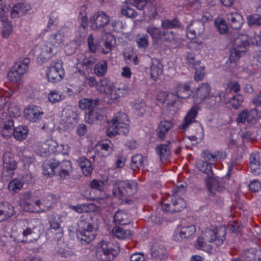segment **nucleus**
I'll use <instances>...</instances> for the list:
<instances>
[{
    "mask_svg": "<svg viewBox=\"0 0 261 261\" xmlns=\"http://www.w3.org/2000/svg\"><path fill=\"white\" fill-rule=\"evenodd\" d=\"M65 39L64 32L61 29L52 32L47 37L45 45L41 48V52L37 58L38 62H46L55 55Z\"/></svg>",
    "mask_w": 261,
    "mask_h": 261,
    "instance_id": "1",
    "label": "nucleus"
},
{
    "mask_svg": "<svg viewBox=\"0 0 261 261\" xmlns=\"http://www.w3.org/2000/svg\"><path fill=\"white\" fill-rule=\"evenodd\" d=\"M42 168V173L44 176L51 177L57 173L60 179H64L69 175L72 169V165L68 160L59 162L55 159H51L43 162Z\"/></svg>",
    "mask_w": 261,
    "mask_h": 261,
    "instance_id": "2",
    "label": "nucleus"
},
{
    "mask_svg": "<svg viewBox=\"0 0 261 261\" xmlns=\"http://www.w3.org/2000/svg\"><path fill=\"white\" fill-rule=\"evenodd\" d=\"M129 121L127 115L122 112L118 113L111 121V124L107 128L106 133L110 137L117 134L126 135L129 130Z\"/></svg>",
    "mask_w": 261,
    "mask_h": 261,
    "instance_id": "3",
    "label": "nucleus"
},
{
    "mask_svg": "<svg viewBox=\"0 0 261 261\" xmlns=\"http://www.w3.org/2000/svg\"><path fill=\"white\" fill-rule=\"evenodd\" d=\"M211 87L208 83H202L196 89L193 94V100L196 103H202L204 100L211 98L212 105L219 103L222 100V95L220 93H218L214 95H210Z\"/></svg>",
    "mask_w": 261,
    "mask_h": 261,
    "instance_id": "4",
    "label": "nucleus"
},
{
    "mask_svg": "<svg viewBox=\"0 0 261 261\" xmlns=\"http://www.w3.org/2000/svg\"><path fill=\"white\" fill-rule=\"evenodd\" d=\"M38 154L41 156H48L52 154H67L64 149V145L59 144L57 141L51 138L46 139L38 146Z\"/></svg>",
    "mask_w": 261,
    "mask_h": 261,
    "instance_id": "5",
    "label": "nucleus"
},
{
    "mask_svg": "<svg viewBox=\"0 0 261 261\" xmlns=\"http://www.w3.org/2000/svg\"><path fill=\"white\" fill-rule=\"evenodd\" d=\"M248 37L247 35L240 34L234 40V48L231 51L229 60L231 63L236 62L244 54L249 46Z\"/></svg>",
    "mask_w": 261,
    "mask_h": 261,
    "instance_id": "6",
    "label": "nucleus"
},
{
    "mask_svg": "<svg viewBox=\"0 0 261 261\" xmlns=\"http://www.w3.org/2000/svg\"><path fill=\"white\" fill-rule=\"evenodd\" d=\"M202 234L204 236L207 242L220 246L223 244L226 239V228L223 226L212 228H206L203 231Z\"/></svg>",
    "mask_w": 261,
    "mask_h": 261,
    "instance_id": "7",
    "label": "nucleus"
},
{
    "mask_svg": "<svg viewBox=\"0 0 261 261\" xmlns=\"http://www.w3.org/2000/svg\"><path fill=\"white\" fill-rule=\"evenodd\" d=\"M96 236V232L93 225L86 221L81 220L79 223V229L77 237L81 240L83 244L90 243Z\"/></svg>",
    "mask_w": 261,
    "mask_h": 261,
    "instance_id": "8",
    "label": "nucleus"
},
{
    "mask_svg": "<svg viewBox=\"0 0 261 261\" xmlns=\"http://www.w3.org/2000/svg\"><path fill=\"white\" fill-rule=\"evenodd\" d=\"M137 184L133 181L123 180L115 185L113 194L120 198L133 196L137 192Z\"/></svg>",
    "mask_w": 261,
    "mask_h": 261,
    "instance_id": "9",
    "label": "nucleus"
},
{
    "mask_svg": "<svg viewBox=\"0 0 261 261\" xmlns=\"http://www.w3.org/2000/svg\"><path fill=\"white\" fill-rule=\"evenodd\" d=\"M3 170L2 172L3 177L11 178L14 175L17 169L18 162L14 153L10 151L5 152L3 155Z\"/></svg>",
    "mask_w": 261,
    "mask_h": 261,
    "instance_id": "10",
    "label": "nucleus"
},
{
    "mask_svg": "<svg viewBox=\"0 0 261 261\" xmlns=\"http://www.w3.org/2000/svg\"><path fill=\"white\" fill-rule=\"evenodd\" d=\"M168 198L171 200V203L166 202L165 200L162 203V208L164 212L174 213L181 211L186 207L185 200L177 195L173 194Z\"/></svg>",
    "mask_w": 261,
    "mask_h": 261,
    "instance_id": "11",
    "label": "nucleus"
},
{
    "mask_svg": "<svg viewBox=\"0 0 261 261\" xmlns=\"http://www.w3.org/2000/svg\"><path fill=\"white\" fill-rule=\"evenodd\" d=\"M118 252L114 248L113 243L110 242L101 241V247L96 252V255L101 261H112Z\"/></svg>",
    "mask_w": 261,
    "mask_h": 261,
    "instance_id": "12",
    "label": "nucleus"
},
{
    "mask_svg": "<svg viewBox=\"0 0 261 261\" xmlns=\"http://www.w3.org/2000/svg\"><path fill=\"white\" fill-rule=\"evenodd\" d=\"M64 74L63 62L60 60L55 62L48 67L46 72L48 80L53 83L60 81Z\"/></svg>",
    "mask_w": 261,
    "mask_h": 261,
    "instance_id": "13",
    "label": "nucleus"
},
{
    "mask_svg": "<svg viewBox=\"0 0 261 261\" xmlns=\"http://www.w3.org/2000/svg\"><path fill=\"white\" fill-rule=\"evenodd\" d=\"M191 92L190 82L180 83L174 87L171 93V95L175 97V98L171 100L169 99L168 104L171 106H174L177 99L187 98L191 94Z\"/></svg>",
    "mask_w": 261,
    "mask_h": 261,
    "instance_id": "14",
    "label": "nucleus"
},
{
    "mask_svg": "<svg viewBox=\"0 0 261 261\" xmlns=\"http://www.w3.org/2000/svg\"><path fill=\"white\" fill-rule=\"evenodd\" d=\"M259 118L258 112L255 109L250 110L244 109L238 114L237 122L243 124L247 122L249 125H253L257 122Z\"/></svg>",
    "mask_w": 261,
    "mask_h": 261,
    "instance_id": "15",
    "label": "nucleus"
},
{
    "mask_svg": "<svg viewBox=\"0 0 261 261\" xmlns=\"http://www.w3.org/2000/svg\"><path fill=\"white\" fill-rule=\"evenodd\" d=\"M195 231L196 227L194 225L180 224L174 230L173 240L176 242H180L190 237Z\"/></svg>",
    "mask_w": 261,
    "mask_h": 261,
    "instance_id": "16",
    "label": "nucleus"
},
{
    "mask_svg": "<svg viewBox=\"0 0 261 261\" xmlns=\"http://www.w3.org/2000/svg\"><path fill=\"white\" fill-rule=\"evenodd\" d=\"M110 16L106 13L99 11L90 18L89 22L91 28L94 30L103 28L110 22Z\"/></svg>",
    "mask_w": 261,
    "mask_h": 261,
    "instance_id": "17",
    "label": "nucleus"
},
{
    "mask_svg": "<svg viewBox=\"0 0 261 261\" xmlns=\"http://www.w3.org/2000/svg\"><path fill=\"white\" fill-rule=\"evenodd\" d=\"M44 115L42 108L36 105H29L24 110L25 118L31 122L40 121Z\"/></svg>",
    "mask_w": 261,
    "mask_h": 261,
    "instance_id": "18",
    "label": "nucleus"
},
{
    "mask_svg": "<svg viewBox=\"0 0 261 261\" xmlns=\"http://www.w3.org/2000/svg\"><path fill=\"white\" fill-rule=\"evenodd\" d=\"M227 23L233 30H239L244 23L242 15L237 11L228 13L226 15Z\"/></svg>",
    "mask_w": 261,
    "mask_h": 261,
    "instance_id": "19",
    "label": "nucleus"
},
{
    "mask_svg": "<svg viewBox=\"0 0 261 261\" xmlns=\"http://www.w3.org/2000/svg\"><path fill=\"white\" fill-rule=\"evenodd\" d=\"M198 114V109L193 106L185 116L181 125L178 128L180 129L186 130L194 122H196L195 118Z\"/></svg>",
    "mask_w": 261,
    "mask_h": 261,
    "instance_id": "20",
    "label": "nucleus"
},
{
    "mask_svg": "<svg viewBox=\"0 0 261 261\" xmlns=\"http://www.w3.org/2000/svg\"><path fill=\"white\" fill-rule=\"evenodd\" d=\"M14 129V121L9 117L5 121L2 122L0 134L4 138H8L13 135Z\"/></svg>",
    "mask_w": 261,
    "mask_h": 261,
    "instance_id": "21",
    "label": "nucleus"
},
{
    "mask_svg": "<svg viewBox=\"0 0 261 261\" xmlns=\"http://www.w3.org/2000/svg\"><path fill=\"white\" fill-rule=\"evenodd\" d=\"M259 159V156L257 152H253L250 154L249 157L250 170L254 176L261 174V163Z\"/></svg>",
    "mask_w": 261,
    "mask_h": 261,
    "instance_id": "22",
    "label": "nucleus"
},
{
    "mask_svg": "<svg viewBox=\"0 0 261 261\" xmlns=\"http://www.w3.org/2000/svg\"><path fill=\"white\" fill-rule=\"evenodd\" d=\"M155 150L162 162L167 161L171 156L170 142L168 141L165 144L158 145Z\"/></svg>",
    "mask_w": 261,
    "mask_h": 261,
    "instance_id": "23",
    "label": "nucleus"
},
{
    "mask_svg": "<svg viewBox=\"0 0 261 261\" xmlns=\"http://www.w3.org/2000/svg\"><path fill=\"white\" fill-rule=\"evenodd\" d=\"M173 126V123L171 120L161 121L156 128V133L158 138L161 140H164L168 132Z\"/></svg>",
    "mask_w": 261,
    "mask_h": 261,
    "instance_id": "24",
    "label": "nucleus"
},
{
    "mask_svg": "<svg viewBox=\"0 0 261 261\" xmlns=\"http://www.w3.org/2000/svg\"><path fill=\"white\" fill-rule=\"evenodd\" d=\"M15 214L14 207L9 202L3 201L0 203L1 221L11 217Z\"/></svg>",
    "mask_w": 261,
    "mask_h": 261,
    "instance_id": "25",
    "label": "nucleus"
},
{
    "mask_svg": "<svg viewBox=\"0 0 261 261\" xmlns=\"http://www.w3.org/2000/svg\"><path fill=\"white\" fill-rule=\"evenodd\" d=\"M95 58L92 56H88L86 54L83 56V58H78L77 64L79 66L82 67L83 70L88 71L91 69L95 63Z\"/></svg>",
    "mask_w": 261,
    "mask_h": 261,
    "instance_id": "26",
    "label": "nucleus"
},
{
    "mask_svg": "<svg viewBox=\"0 0 261 261\" xmlns=\"http://www.w3.org/2000/svg\"><path fill=\"white\" fill-rule=\"evenodd\" d=\"M164 66L159 60L152 61L150 67V73L151 79L156 81L163 72Z\"/></svg>",
    "mask_w": 261,
    "mask_h": 261,
    "instance_id": "27",
    "label": "nucleus"
},
{
    "mask_svg": "<svg viewBox=\"0 0 261 261\" xmlns=\"http://www.w3.org/2000/svg\"><path fill=\"white\" fill-rule=\"evenodd\" d=\"M70 208L78 213H91L95 212L97 210L96 205L91 203L77 204L76 205H71Z\"/></svg>",
    "mask_w": 261,
    "mask_h": 261,
    "instance_id": "28",
    "label": "nucleus"
},
{
    "mask_svg": "<svg viewBox=\"0 0 261 261\" xmlns=\"http://www.w3.org/2000/svg\"><path fill=\"white\" fill-rule=\"evenodd\" d=\"M114 221L118 224L125 225L130 223L131 219L125 211L118 210L115 214Z\"/></svg>",
    "mask_w": 261,
    "mask_h": 261,
    "instance_id": "29",
    "label": "nucleus"
},
{
    "mask_svg": "<svg viewBox=\"0 0 261 261\" xmlns=\"http://www.w3.org/2000/svg\"><path fill=\"white\" fill-rule=\"evenodd\" d=\"M99 152L102 156H107L112 151V144L109 140H102L99 141L97 145Z\"/></svg>",
    "mask_w": 261,
    "mask_h": 261,
    "instance_id": "30",
    "label": "nucleus"
},
{
    "mask_svg": "<svg viewBox=\"0 0 261 261\" xmlns=\"http://www.w3.org/2000/svg\"><path fill=\"white\" fill-rule=\"evenodd\" d=\"M151 255L152 258L161 261L167 257V252L164 246L154 245L151 249Z\"/></svg>",
    "mask_w": 261,
    "mask_h": 261,
    "instance_id": "31",
    "label": "nucleus"
},
{
    "mask_svg": "<svg viewBox=\"0 0 261 261\" xmlns=\"http://www.w3.org/2000/svg\"><path fill=\"white\" fill-rule=\"evenodd\" d=\"M186 33L187 38L191 40L187 44L188 47L190 49L197 50L198 44L194 41V39L199 36L196 34L194 29L191 27V23L186 28Z\"/></svg>",
    "mask_w": 261,
    "mask_h": 261,
    "instance_id": "32",
    "label": "nucleus"
},
{
    "mask_svg": "<svg viewBox=\"0 0 261 261\" xmlns=\"http://www.w3.org/2000/svg\"><path fill=\"white\" fill-rule=\"evenodd\" d=\"M78 162L84 175L90 176L93 170L91 162L84 157L80 158Z\"/></svg>",
    "mask_w": 261,
    "mask_h": 261,
    "instance_id": "33",
    "label": "nucleus"
},
{
    "mask_svg": "<svg viewBox=\"0 0 261 261\" xmlns=\"http://www.w3.org/2000/svg\"><path fill=\"white\" fill-rule=\"evenodd\" d=\"M87 7L83 5L80 8V12L79 18L81 20L82 22L79 27V31L86 33L88 28V18L86 14Z\"/></svg>",
    "mask_w": 261,
    "mask_h": 261,
    "instance_id": "34",
    "label": "nucleus"
},
{
    "mask_svg": "<svg viewBox=\"0 0 261 261\" xmlns=\"http://www.w3.org/2000/svg\"><path fill=\"white\" fill-rule=\"evenodd\" d=\"M1 20L2 22V36L4 38H8L13 31L12 23L5 16H2Z\"/></svg>",
    "mask_w": 261,
    "mask_h": 261,
    "instance_id": "35",
    "label": "nucleus"
},
{
    "mask_svg": "<svg viewBox=\"0 0 261 261\" xmlns=\"http://www.w3.org/2000/svg\"><path fill=\"white\" fill-rule=\"evenodd\" d=\"M29 131L28 126L20 125L15 127L13 135L17 140L22 141L27 138Z\"/></svg>",
    "mask_w": 261,
    "mask_h": 261,
    "instance_id": "36",
    "label": "nucleus"
},
{
    "mask_svg": "<svg viewBox=\"0 0 261 261\" xmlns=\"http://www.w3.org/2000/svg\"><path fill=\"white\" fill-rule=\"evenodd\" d=\"M23 184L21 179L15 178L9 182L8 190L12 194L17 193L21 189Z\"/></svg>",
    "mask_w": 261,
    "mask_h": 261,
    "instance_id": "37",
    "label": "nucleus"
},
{
    "mask_svg": "<svg viewBox=\"0 0 261 261\" xmlns=\"http://www.w3.org/2000/svg\"><path fill=\"white\" fill-rule=\"evenodd\" d=\"M27 10L26 7L23 3H17L11 9V16L12 18L19 17L24 15Z\"/></svg>",
    "mask_w": 261,
    "mask_h": 261,
    "instance_id": "38",
    "label": "nucleus"
},
{
    "mask_svg": "<svg viewBox=\"0 0 261 261\" xmlns=\"http://www.w3.org/2000/svg\"><path fill=\"white\" fill-rule=\"evenodd\" d=\"M195 70L194 80L195 81H201L205 75V68L204 67L201 65V63L197 61L195 65H193L192 67Z\"/></svg>",
    "mask_w": 261,
    "mask_h": 261,
    "instance_id": "39",
    "label": "nucleus"
},
{
    "mask_svg": "<svg viewBox=\"0 0 261 261\" xmlns=\"http://www.w3.org/2000/svg\"><path fill=\"white\" fill-rule=\"evenodd\" d=\"M97 104V100L86 98L81 99L79 102V108L81 110H88V111L94 109Z\"/></svg>",
    "mask_w": 261,
    "mask_h": 261,
    "instance_id": "40",
    "label": "nucleus"
},
{
    "mask_svg": "<svg viewBox=\"0 0 261 261\" xmlns=\"http://www.w3.org/2000/svg\"><path fill=\"white\" fill-rule=\"evenodd\" d=\"M30 63V59L28 58L23 59L22 61L19 63H16L13 66L15 70L17 71L22 77L27 72L28 66Z\"/></svg>",
    "mask_w": 261,
    "mask_h": 261,
    "instance_id": "41",
    "label": "nucleus"
},
{
    "mask_svg": "<svg viewBox=\"0 0 261 261\" xmlns=\"http://www.w3.org/2000/svg\"><path fill=\"white\" fill-rule=\"evenodd\" d=\"M144 158L141 154L133 155L131 160V168L133 170H139L144 167Z\"/></svg>",
    "mask_w": 261,
    "mask_h": 261,
    "instance_id": "42",
    "label": "nucleus"
},
{
    "mask_svg": "<svg viewBox=\"0 0 261 261\" xmlns=\"http://www.w3.org/2000/svg\"><path fill=\"white\" fill-rule=\"evenodd\" d=\"M112 231L116 238L120 239H128L132 235V232L130 230H125L119 226L114 227Z\"/></svg>",
    "mask_w": 261,
    "mask_h": 261,
    "instance_id": "43",
    "label": "nucleus"
},
{
    "mask_svg": "<svg viewBox=\"0 0 261 261\" xmlns=\"http://www.w3.org/2000/svg\"><path fill=\"white\" fill-rule=\"evenodd\" d=\"M113 86L111 82L107 78L102 79L98 82L97 90L105 94L110 92V89Z\"/></svg>",
    "mask_w": 261,
    "mask_h": 261,
    "instance_id": "44",
    "label": "nucleus"
},
{
    "mask_svg": "<svg viewBox=\"0 0 261 261\" xmlns=\"http://www.w3.org/2000/svg\"><path fill=\"white\" fill-rule=\"evenodd\" d=\"M198 169L202 172L209 175L213 174L212 164L204 161H199L196 163Z\"/></svg>",
    "mask_w": 261,
    "mask_h": 261,
    "instance_id": "45",
    "label": "nucleus"
},
{
    "mask_svg": "<svg viewBox=\"0 0 261 261\" xmlns=\"http://www.w3.org/2000/svg\"><path fill=\"white\" fill-rule=\"evenodd\" d=\"M108 64L106 61L101 60L94 66V72L98 76L104 75L107 71Z\"/></svg>",
    "mask_w": 261,
    "mask_h": 261,
    "instance_id": "46",
    "label": "nucleus"
},
{
    "mask_svg": "<svg viewBox=\"0 0 261 261\" xmlns=\"http://www.w3.org/2000/svg\"><path fill=\"white\" fill-rule=\"evenodd\" d=\"M85 120L89 124H93L96 121L102 119V116L99 115L98 112L93 109L85 114Z\"/></svg>",
    "mask_w": 261,
    "mask_h": 261,
    "instance_id": "47",
    "label": "nucleus"
},
{
    "mask_svg": "<svg viewBox=\"0 0 261 261\" xmlns=\"http://www.w3.org/2000/svg\"><path fill=\"white\" fill-rule=\"evenodd\" d=\"M48 100L51 103H56L65 98V96L57 90H52L48 94Z\"/></svg>",
    "mask_w": 261,
    "mask_h": 261,
    "instance_id": "48",
    "label": "nucleus"
},
{
    "mask_svg": "<svg viewBox=\"0 0 261 261\" xmlns=\"http://www.w3.org/2000/svg\"><path fill=\"white\" fill-rule=\"evenodd\" d=\"M180 27V22L176 18L172 20L164 19L162 21V27L164 29H174Z\"/></svg>",
    "mask_w": 261,
    "mask_h": 261,
    "instance_id": "49",
    "label": "nucleus"
},
{
    "mask_svg": "<svg viewBox=\"0 0 261 261\" xmlns=\"http://www.w3.org/2000/svg\"><path fill=\"white\" fill-rule=\"evenodd\" d=\"M203 236L197 238L195 243V247L198 250L206 251L210 249V246L206 244V239L203 234Z\"/></svg>",
    "mask_w": 261,
    "mask_h": 261,
    "instance_id": "50",
    "label": "nucleus"
},
{
    "mask_svg": "<svg viewBox=\"0 0 261 261\" xmlns=\"http://www.w3.org/2000/svg\"><path fill=\"white\" fill-rule=\"evenodd\" d=\"M215 26L221 34H224L228 32V27L226 21L223 18L217 19L215 21Z\"/></svg>",
    "mask_w": 261,
    "mask_h": 261,
    "instance_id": "51",
    "label": "nucleus"
},
{
    "mask_svg": "<svg viewBox=\"0 0 261 261\" xmlns=\"http://www.w3.org/2000/svg\"><path fill=\"white\" fill-rule=\"evenodd\" d=\"M149 36L147 34L143 35L142 36L138 35L136 37V43L139 48L146 49L148 47Z\"/></svg>",
    "mask_w": 261,
    "mask_h": 261,
    "instance_id": "52",
    "label": "nucleus"
},
{
    "mask_svg": "<svg viewBox=\"0 0 261 261\" xmlns=\"http://www.w3.org/2000/svg\"><path fill=\"white\" fill-rule=\"evenodd\" d=\"M59 15L57 12H52L49 15L48 21L46 28L48 30H50L53 26H57L58 25Z\"/></svg>",
    "mask_w": 261,
    "mask_h": 261,
    "instance_id": "53",
    "label": "nucleus"
},
{
    "mask_svg": "<svg viewBox=\"0 0 261 261\" xmlns=\"http://www.w3.org/2000/svg\"><path fill=\"white\" fill-rule=\"evenodd\" d=\"M113 42H115V38L114 35L111 34H107L106 38L104 42V46H105L107 50L103 51L104 54H108L110 51L113 46Z\"/></svg>",
    "mask_w": 261,
    "mask_h": 261,
    "instance_id": "54",
    "label": "nucleus"
},
{
    "mask_svg": "<svg viewBox=\"0 0 261 261\" xmlns=\"http://www.w3.org/2000/svg\"><path fill=\"white\" fill-rule=\"evenodd\" d=\"M240 89V85L237 81H230L226 85V90L230 93H237Z\"/></svg>",
    "mask_w": 261,
    "mask_h": 261,
    "instance_id": "55",
    "label": "nucleus"
},
{
    "mask_svg": "<svg viewBox=\"0 0 261 261\" xmlns=\"http://www.w3.org/2000/svg\"><path fill=\"white\" fill-rule=\"evenodd\" d=\"M243 100L244 97L242 95L237 94L231 98L230 102L233 108L238 109L242 105Z\"/></svg>",
    "mask_w": 261,
    "mask_h": 261,
    "instance_id": "56",
    "label": "nucleus"
},
{
    "mask_svg": "<svg viewBox=\"0 0 261 261\" xmlns=\"http://www.w3.org/2000/svg\"><path fill=\"white\" fill-rule=\"evenodd\" d=\"M191 23V27L194 29L196 34L198 36H200L204 30V25L203 23L199 21H193Z\"/></svg>",
    "mask_w": 261,
    "mask_h": 261,
    "instance_id": "57",
    "label": "nucleus"
},
{
    "mask_svg": "<svg viewBox=\"0 0 261 261\" xmlns=\"http://www.w3.org/2000/svg\"><path fill=\"white\" fill-rule=\"evenodd\" d=\"M122 15L130 18H135L137 16V12L128 6H124L121 10Z\"/></svg>",
    "mask_w": 261,
    "mask_h": 261,
    "instance_id": "58",
    "label": "nucleus"
},
{
    "mask_svg": "<svg viewBox=\"0 0 261 261\" xmlns=\"http://www.w3.org/2000/svg\"><path fill=\"white\" fill-rule=\"evenodd\" d=\"M248 22L250 25H261V15L258 14H253L248 17Z\"/></svg>",
    "mask_w": 261,
    "mask_h": 261,
    "instance_id": "59",
    "label": "nucleus"
},
{
    "mask_svg": "<svg viewBox=\"0 0 261 261\" xmlns=\"http://www.w3.org/2000/svg\"><path fill=\"white\" fill-rule=\"evenodd\" d=\"M33 229L31 227H27L25 229H23L22 232L21 236H20V238L17 239L18 242H28V236L31 235L33 232Z\"/></svg>",
    "mask_w": 261,
    "mask_h": 261,
    "instance_id": "60",
    "label": "nucleus"
},
{
    "mask_svg": "<svg viewBox=\"0 0 261 261\" xmlns=\"http://www.w3.org/2000/svg\"><path fill=\"white\" fill-rule=\"evenodd\" d=\"M147 32L153 39H159L161 37V30L154 27H149L147 29Z\"/></svg>",
    "mask_w": 261,
    "mask_h": 261,
    "instance_id": "61",
    "label": "nucleus"
},
{
    "mask_svg": "<svg viewBox=\"0 0 261 261\" xmlns=\"http://www.w3.org/2000/svg\"><path fill=\"white\" fill-rule=\"evenodd\" d=\"M8 78L9 80L13 82H17L22 78V76L20 75L19 73L17 72L14 68L8 73Z\"/></svg>",
    "mask_w": 261,
    "mask_h": 261,
    "instance_id": "62",
    "label": "nucleus"
},
{
    "mask_svg": "<svg viewBox=\"0 0 261 261\" xmlns=\"http://www.w3.org/2000/svg\"><path fill=\"white\" fill-rule=\"evenodd\" d=\"M62 221L60 217H52L49 221V225L50 229L55 230L59 229L61 227V223Z\"/></svg>",
    "mask_w": 261,
    "mask_h": 261,
    "instance_id": "63",
    "label": "nucleus"
},
{
    "mask_svg": "<svg viewBox=\"0 0 261 261\" xmlns=\"http://www.w3.org/2000/svg\"><path fill=\"white\" fill-rule=\"evenodd\" d=\"M202 156L205 159L208 161L216 162L218 160L217 155L212 153L208 150H204L202 152Z\"/></svg>",
    "mask_w": 261,
    "mask_h": 261,
    "instance_id": "64",
    "label": "nucleus"
}]
</instances>
